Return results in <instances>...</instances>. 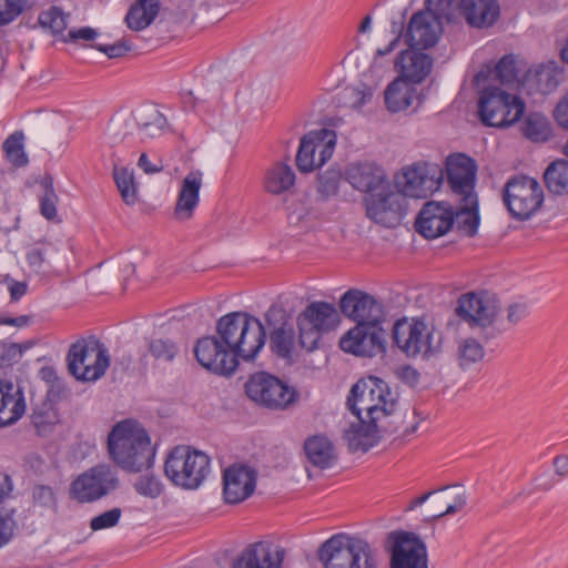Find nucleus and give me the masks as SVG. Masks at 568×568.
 <instances>
[{
	"instance_id": "obj_6",
	"label": "nucleus",
	"mask_w": 568,
	"mask_h": 568,
	"mask_svg": "<svg viewBox=\"0 0 568 568\" xmlns=\"http://www.w3.org/2000/svg\"><path fill=\"white\" fill-rule=\"evenodd\" d=\"M67 362L69 373L75 379L95 382L104 376L111 357L106 346L100 339L90 336L71 344Z\"/></svg>"
},
{
	"instance_id": "obj_1",
	"label": "nucleus",
	"mask_w": 568,
	"mask_h": 568,
	"mask_svg": "<svg viewBox=\"0 0 568 568\" xmlns=\"http://www.w3.org/2000/svg\"><path fill=\"white\" fill-rule=\"evenodd\" d=\"M265 325L246 312H232L216 322L215 334L200 338L194 346L197 362L220 375H231L240 359L253 361L265 345L266 329L270 347L281 358L291 359L296 348L295 332L287 312L272 305L264 313Z\"/></svg>"
},
{
	"instance_id": "obj_21",
	"label": "nucleus",
	"mask_w": 568,
	"mask_h": 568,
	"mask_svg": "<svg viewBox=\"0 0 568 568\" xmlns=\"http://www.w3.org/2000/svg\"><path fill=\"white\" fill-rule=\"evenodd\" d=\"M134 122L138 126L142 139H151L160 135L165 126L166 119L164 115L154 106H145L135 111L132 116L119 118L113 121L111 131L114 140L124 136L129 133L128 129L131 123Z\"/></svg>"
},
{
	"instance_id": "obj_4",
	"label": "nucleus",
	"mask_w": 568,
	"mask_h": 568,
	"mask_svg": "<svg viewBox=\"0 0 568 568\" xmlns=\"http://www.w3.org/2000/svg\"><path fill=\"white\" fill-rule=\"evenodd\" d=\"M347 406L356 417L365 412L372 423L390 422L389 417L395 410L396 400L384 381L371 376L353 385Z\"/></svg>"
},
{
	"instance_id": "obj_32",
	"label": "nucleus",
	"mask_w": 568,
	"mask_h": 568,
	"mask_svg": "<svg viewBox=\"0 0 568 568\" xmlns=\"http://www.w3.org/2000/svg\"><path fill=\"white\" fill-rule=\"evenodd\" d=\"M459 6L471 27H490L499 16L496 0H459Z\"/></svg>"
},
{
	"instance_id": "obj_11",
	"label": "nucleus",
	"mask_w": 568,
	"mask_h": 568,
	"mask_svg": "<svg viewBox=\"0 0 568 568\" xmlns=\"http://www.w3.org/2000/svg\"><path fill=\"white\" fill-rule=\"evenodd\" d=\"M444 180V171L437 163L419 161L405 166L395 176V187L404 199H425L437 191Z\"/></svg>"
},
{
	"instance_id": "obj_53",
	"label": "nucleus",
	"mask_w": 568,
	"mask_h": 568,
	"mask_svg": "<svg viewBox=\"0 0 568 568\" xmlns=\"http://www.w3.org/2000/svg\"><path fill=\"white\" fill-rule=\"evenodd\" d=\"M122 516V510L120 508H112L106 510L90 520V528L93 531H98L101 529H108L115 527L119 524V520Z\"/></svg>"
},
{
	"instance_id": "obj_20",
	"label": "nucleus",
	"mask_w": 568,
	"mask_h": 568,
	"mask_svg": "<svg viewBox=\"0 0 568 568\" xmlns=\"http://www.w3.org/2000/svg\"><path fill=\"white\" fill-rule=\"evenodd\" d=\"M443 33L442 22L430 10L414 13L408 22L405 41L409 48H433Z\"/></svg>"
},
{
	"instance_id": "obj_45",
	"label": "nucleus",
	"mask_w": 568,
	"mask_h": 568,
	"mask_svg": "<svg viewBox=\"0 0 568 568\" xmlns=\"http://www.w3.org/2000/svg\"><path fill=\"white\" fill-rule=\"evenodd\" d=\"M133 487L139 495L150 499L160 497L164 490V485L155 475L140 476Z\"/></svg>"
},
{
	"instance_id": "obj_42",
	"label": "nucleus",
	"mask_w": 568,
	"mask_h": 568,
	"mask_svg": "<svg viewBox=\"0 0 568 568\" xmlns=\"http://www.w3.org/2000/svg\"><path fill=\"white\" fill-rule=\"evenodd\" d=\"M148 352L156 362L171 363L179 355L180 347L169 337H154L148 342Z\"/></svg>"
},
{
	"instance_id": "obj_31",
	"label": "nucleus",
	"mask_w": 568,
	"mask_h": 568,
	"mask_svg": "<svg viewBox=\"0 0 568 568\" xmlns=\"http://www.w3.org/2000/svg\"><path fill=\"white\" fill-rule=\"evenodd\" d=\"M3 395L0 402V427L16 423L26 412L22 389L9 382L0 381Z\"/></svg>"
},
{
	"instance_id": "obj_58",
	"label": "nucleus",
	"mask_w": 568,
	"mask_h": 568,
	"mask_svg": "<svg viewBox=\"0 0 568 568\" xmlns=\"http://www.w3.org/2000/svg\"><path fill=\"white\" fill-rule=\"evenodd\" d=\"M32 423L37 428L44 427L47 425H52L57 420V416L54 412H52L51 407H45V410L34 409L32 413Z\"/></svg>"
},
{
	"instance_id": "obj_34",
	"label": "nucleus",
	"mask_w": 568,
	"mask_h": 568,
	"mask_svg": "<svg viewBox=\"0 0 568 568\" xmlns=\"http://www.w3.org/2000/svg\"><path fill=\"white\" fill-rule=\"evenodd\" d=\"M304 450L308 462L322 469L331 467L337 458L333 443L323 435L307 438Z\"/></svg>"
},
{
	"instance_id": "obj_51",
	"label": "nucleus",
	"mask_w": 568,
	"mask_h": 568,
	"mask_svg": "<svg viewBox=\"0 0 568 568\" xmlns=\"http://www.w3.org/2000/svg\"><path fill=\"white\" fill-rule=\"evenodd\" d=\"M28 0H0V26L13 21L22 13Z\"/></svg>"
},
{
	"instance_id": "obj_22",
	"label": "nucleus",
	"mask_w": 568,
	"mask_h": 568,
	"mask_svg": "<svg viewBox=\"0 0 568 568\" xmlns=\"http://www.w3.org/2000/svg\"><path fill=\"white\" fill-rule=\"evenodd\" d=\"M257 480L255 468L233 464L223 471V495L227 504H239L253 495Z\"/></svg>"
},
{
	"instance_id": "obj_62",
	"label": "nucleus",
	"mask_w": 568,
	"mask_h": 568,
	"mask_svg": "<svg viewBox=\"0 0 568 568\" xmlns=\"http://www.w3.org/2000/svg\"><path fill=\"white\" fill-rule=\"evenodd\" d=\"M47 248L43 245H34L27 253V261L31 267H40L45 261Z\"/></svg>"
},
{
	"instance_id": "obj_33",
	"label": "nucleus",
	"mask_w": 568,
	"mask_h": 568,
	"mask_svg": "<svg viewBox=\"0 0 568 568\" xmlns=\"http://www.w3.org/2000/svg\"><path fill=\"white\" fill-rule=\"evenodd\" d=\"M384 98L387 110L393 113L408 109L415 101L420 102L417 89L403 79L390 82L384 92Z\"/></svg>"
},
{
	"instance_id": "obj_12",
	"label": "nucleus",
	"mask_w": 568,
	"mask_h": 568,
	"mask_svg": "<svg viewBox=\"0 0 568 568\" xmlns=\"http://www.w3.org/2000/svg\"><path fill=\"white\" fill-rule=\"evenodd\" d=\"M499 308V300L495 294L469 292L458 298L455 312L470 328L479 329L486 338H490L495 334L488 331L494 326Z\"/></svg>"
},
{
	"instance_id": "obj_48",
	"label": "nucleus",
	"mask_w": 568,
	"mask_h": 568,
	"mask_svg": "<svg viewBox=\"0 0 568 568\" xmlns=\"http://www.w3.org/2000/svg\"><path fill=\"white\" fill-rule=\"evenodd\" d=\"M454 224L464 234L468 236L475 235L479 224L477 211L473 207L462 209L454 214Z\"/></svg>"
},
{
	"instance_id": "obj_30",
	"label": "nucleus",
	"mask_w": 568,
	"mask_h": 568,
	"mask_svg": "<svg viewBox=\"0 0 568 568\" xmlns=\"http://www.w3.org/2000/svg\"><path fill=\"white\" fill-rule=\"evenodd\" d=\"M433 493L430 504L426 509V516L429 519L454 515L463 510L467 504L466 491L458 485L447 486Z\"/></svg>"
},
{
	"instance_id": "obj_59",
	"label": "nucleus",
	"mask_w": 568,
	"mask_h": 568,
	"mask_svg": "<svg viewBox=\"0 0 568 568\" xmlns=\"http://www.w3.org/2000/svg\"><path fill=\"white\" fill-rule=\"evenodd\" d=\"M552 114L558 125L568 130V94L558 101Z\"/></svg>"
},
{
	"instance_id": "obj_27",
	"label": "nucleus",
	"mask_w": 568,
	"mask_h": 568,
	"mask_svg": "<svg viewBox=\"0 0 568 568\" xmlns=\"http://www.w3.org/2000/svg\"><path fill=\"white\" fill-rule=\"evenodd\" d=\"M394 68L398 73L396 79L410 84L420 83L433 69V58L419 49L409 48L398 54Z\"/></svg>"
},
{
	"instance_id": "obj_29",
	"label": "nucleus",
	"mask_w": 568,
	"mask_h": 568,
	"mask_svg": "<svg viewBox=\"0 0 568 568\" xmlns=\"http://www.w3.org/2000/svg\"><path fill=\"white\" fill-rule=\"evenodd\" d=\"M203 185V173L191 171L181 182L176 202L173 210V217L184 222L193 217L200 203V190Z\"/></svg>"
},
{
	"instance_id": "obj_55",
	"label": "nucleus",
	"mask_w": 568,
	"mask_h": 568,
	"mask_svg": "<svg viewBox=\"0 0 568 568\" xmlns=\"http://www.w3.org/2000/svg\"><path fill=\"white\" fill-rule=\"evenodd\" d=\"M98 32L91 27H83L80 29H71L63 36L61 40L63 42H78V41H92L97 38Z\"/></svg>"
},
{
	"instance_id": "obj_43",
	"label": "nucleus",
	"mask_w": 568,
	"mask_h": 568,
	"mask_svg": "<svg viewBox=\"0 0 568 568\" xmlns=\"http://www.w3.org/2000/svg\"><path fill=\"white\" fill-rule=\"evenodd\" d=\"M68 18L69 14L64 13L59 7L53 6L39 14L38 22L42 28L49 29L53 36H61L62 38L65 36Z\"/></svg>"
},
{
	"instance_id": "obj_17",
	"label": "nucleus",
	"mask_w": 568,
	"mask_h": 568,
	"mask_svg": "<svg viewBox=\"0 0 568 568\" xmlns=\"http://www.w3.org/2000/svg\"><path fill=\"white\" fill-rule=\"evenodd\" d=\"M381 323L356 325L341 338V348L347 353L366 357L385 353L386 332Z\"/></svg>"
},
{
	"instance_id": "obj_44",
	"label": "nucleus",
	"mask_w": 568,
	"mask_h": 568,
	"mask_svg": "<svg viewBox=\"0 0 568 568\" xmlns=\"http://www.w3.org/2000/svg\"><path fill=\"white\" fill-rule=\"evenodd\" d=\"M3 151L13 165L22 166L27 164L28 159L23 151V134L21 132H14L7 138L3 142Z\"/></svg>"
},
{
	"instance_id": "obj_9",
	"label": "nucleus",
	"mask_w": 568,
	"mask_h": 568,
	"mask_svg": "<svg viewBox=\"0 0 568 568\" xmlns=\"http://www.w3.org/2000/svg\"><path fill=\"white\" fill-rule=\"evenodd\" d=\"M525 112L524 101L497 87L481 90L478 114L488 126L504 128L516 123Z\"/></svg>"
},
{
	"instance_id": "obj_19",
	"label": "nucleus",
	"mask_w": 568,
	"mask_h": 568,
	"mask_svg": "<svg viewBox=\"0 0 568 568\" xmlns=\"http://www.w3.org/2000/svg\"><path fill=\"white\" fill-rule=\"evenodd\" d=\"M343 315L359 324L383 322L384 307L373 295L361 290H348L339 301Z\"/></svg>"
},
{
	"instance_id": "obj_52",
	"label": "nucleus",
	"mask_w": 568,
	"mask_h": 568,
	"mask_svg": "<svg viewBox=\"0 0 568 568\" xmlns=\"http://www.w3.org/2000/svg\"><path fill=\"white\" fill-rule=\"evenodd\" d=\"M373 97V90L366 84L344 90V99L353 109H359L367 103Z\"/></svg>"
},
{
	"instance_id": "obj_14",
	"label": "nucleus",
	"mask_w": 568,
	"mask_h": 568,
	"mask_svg": "<svg viewBox=\"0 0 568 568\" xmlns=\"http://www.w3.org/2000/svg\"><path fill=\"white\" fill-rule=\"evenodd\" d=\"M119 485L120 479L115 467L100 464L72 481L70 497L79 503H92L114 491Z\"/></svg>"
},
{
	"instance_id": "obj_61",
	"label": "nucleus",
	"mask_w": 568,
	"mask_h": 568,
	"mask_svg": "<svg viewBox=\"0 0 568 568\" xmlns=\"http://www.w3.org/2000/svg\"><path fill=\"white\" fill-rule=\"evenodd\" d=\"M40 376L52 389H57L59 392L64 389L63 382L58 376V373L53 367H42L40 369Z\"/></svg>"
},
{
	"instance_id": "obj_28",
	"label": "nucleus",
	"mask_w": 568,
	"mask_h": 568,
	"mask_svg": "<svg viewBox=\"0 0 568 568\" xmlns=\"http://www.w3.org/2000/svg\"><path fill=\"white\" fill-rule=\"evenodd\" d=\"M476 163L469 156L458 153L447 158L446 171L452 190L470 199L476 178Z\"/></svg>"
},
{
	"instance_id": "obj_37",
	"label": "nucleus",
	"mask_w": 568,
	"mask_h": 568,
	"mask_svg": "<svg viewBox=\"0 0 568 568\" xmlns=\"http://www.w3.org/2000/svg\"><path fill=\"white\" fill-rule=\"evenodd\" d=\"M159 0H136L130 8L125 22L131 30H143L153 22L159 13Z\"/></svg>"
},
{
	"instance_id": "obj_64",
	"label": "nucleus",
	"mask_w": 568,
	"mask_h": 568,
	"mask_svg": "<svg viewBox=\"0 0 568 568\" xmlns=\"http://www.w3.org/2000/svg\"><path fill=\"white\" fill-rule=\"evenodd\" d=\"M9 290L11 300L18 301L27 293L28 285L26 282L12 281V284L10 285Z\"/></svg>"
},
{
	"instance_id": "obj_35",
	"label": "nucleus",
	"mask_w": 568,
	"mask_h": 568,
	"mask_svg": "<svg viewBox=\"0 0 568 568\" xmlns=\"http://www.w3.org/2000/svg\"><path fill=\"white\" fill-rule=\"evenodd\" d=\"M454 359L462 371L471 369L485 357L484 345L475 337H460L455 342Z\"/></svg>"
},
{
	"instance_id": "obj_38",
	"label": "nucleus",
	"mask_w": 568,
	"mask_h": 568,
	"mask_svg": "<svg viewBox=\"0 0 568 568\" xmlns=\"http://www.w3.org/2000/svg\"><path fill=\"white\" fill-rule=\"evenodd\" d=\"M544 182L547 190L555 195L568 194V161L551 162L544 172Z\"/></svg>"
},
{
	"instance_id": "obj_5",
	"label": "nucleus",
	"mask_w": 568,
	"mask_h": 568,
	"mask_svg": "<svg viewBox=\"0 0 568 568\" xmlns=\"http://www.w3.org/2000/svg\"><path fill=\"white\" fill-rule=\"evenodd\" d=\"M211 471L210 458L203 452L189 446H175L166 456L164 475L183 489H196Z\"/></svg>"
},
{
	"instance_id": "obj_50",
	"label": "nucleus",
	"mask_w": 568,
	"mask_h": 568,
	"mask_svg": "<svg viewBox=\"0 0 568 568\" xmlns=\"http://www.w3.org/2000/svg\"><path fill=\"white\" fill-rule=\"evenodd\" d=\"M495 77L503 84H510L518 80L516 61L513 57H504L495 67Z\"/></svg>"
},
{
	"instance_id": "obj_18",
	"label": "nucleus",
	"mask_w": 568,
	"mask_h": 568,
	"mask_svg": "<svg viewBox=\"0 0 568 568\" xmlns=\"http://www.w3.org/2000/svg\"><path fill=\"white\" fill-rule=\"evenodd\" d=\"M366 211L367 216L376 223L386 227H395L405 215L406 200L389 185V189L371 196Z\"/></svg>"
},
{
	"instance_id": "obj_39",
	"label": "nucleus",
	"mask_w": 568,
	"mask_h": 568,
	"mask_svg": "<svg viewBox=\"0 0 568 568\" xmlns=\"http://www.w3.org/2000/svg\"><path fill=\"white\" fill-rule=\"evenodd\" d=\"M530 89H535L541 94L552 92L559 84L557 71L549 65H540L534 71H529L526 78Z\"/></svg>"
},
{
	"instance_id": "obj_10",
	"label": "nucleus",
	"mask_w": 568,
	"mask_h": 568,
	"mask_svg": "<svg viewBox=\"0 0 568 568\" xmlns=\"http://www.w3.org/2000/svg\"><path fill=\"white\" fill-rule=\"evenodd\" d=\"M339 315L336 307L327 302H312L297 316L298 345L307 352L318 347L323 333L336 327Z\"/></svg>"
},
{
	"instance_id": "obj_2",
	"label": "nucleus",
	"mask_w": 568,
	"mask_h": 568,
	"mask_svg": "<svg viewBox=\"0 0 568 568\" xmlns=\"http://www.w3.org/2000/svg\"><path fill=\"white\" fill-rule=\"evenodd\" d=\"M110 458L123 470L140 473L153 466L155 447L146 430L136 422L116 423L108 436Z\"/></svg>"
},
{
	"instance_id": "obj_60",
	"label": "nucleus",
	"mask_w": 568,
	"mask_h": 568,
	"mask_svg": "<svg viewBox=\"0 0 568 568\" xmlns=\"http://www.w3.org/2000/svg\"><path fill=\"white\" fill-rule=\"evenodd\" d=\"M527 316V305L525 303H513L507 308V321L511 325L520 323Z\"/></svg>"
},
{
	"instance_id": "obj_40",
	"label": "nucleus",
	"mask_w": 568,
	"mask_h": 568,
	"mask_svg": "<svg viewBox=\"0 0 568 568\" xmlns=\"http://www.w3.org/2000/svg\"><path fill=\"white\" fill-rule=\"evenodd\" d=\"M521 132L532 142H545L551 136L550 124L540 113H530L521 124Z\"/></svg>"
},
{
	"instance_id": "obj_23",
	"label": "nucleus",
	"mask_w": 568,
	"mask_h": 568,
	"mask_svg": "<svg viewBox=\"0 0 568 568\" xmlns=\"http://www.w3.org/2000/svg\"><path fill=\"white\" fill-rule=\"evenodd\" d=\"M396 428L392 422L372 423L367 417L359 415L356 423H352L344 432V438L352 452H367L375 446L385 433H393Z\"/></svg>"
},
{
	"instance_id": "obj_41",
	"label": "nucleus",
	"mask_w": 568,
	"mask_h": 568,
	"mask_svg": "<svg viewBox=\"0 0 568 568\" xmlns=\"http://www.w3.org/2000/svg\"><path fill=\"white\" fill-rule=\"evenodd\" d=\"M113 178L123 202L126 205H134L138 201V189L133 171L114 165Z\"/></svg>"
},
{
	"instance_id": "obj_56",
	"label": "nucleus",
	"mask_w": 568,
	"mask_h": 568,
	"mask_svg": "<svg viewBox=\"0 0 568 568\" xmlns=\"http://www.w3.org/2000/svg\"><path fill=\"white\" fill-rule=\"evenodd\" d=\"M94 48L111 59L123 57L131 50V45L125 40H119L113 44L95 45Z\"/></svg>"
},
{
	"instance_id": "obj_24",
	"label": "nucleus",
	"mask_w": 568,
	"mask_h": 568,
	"mask_svg": "<svg viewBox=\"0 0 568 568\" xmlns=\"http://www.w3.org/2000/svg\"><path fill=\"white\" fill-rule=\"evenodd\" d=\"M454 225V212L446 203L427 202L420 210L415 227L426 239H436Z\"/></svg>"
},
{
	"instance_id": "obj_25",
	"label": "nucleus",
	"mask_w": 568,
	"mask_h": 568,
	"mask_svg": "<svg viewBox=\"0 0 568 568\" xmlns=\"http://www.w3.org/2000/svg\"><path fill=\"white\" fill-rule=\"evenodd\" d=\"M285 551L267 541L247 545L234 559L232 568H281Z\"/></svg>"
},
{
	"instance_id": "obj_63",
	"label": "nucleus",
	"mask_w": 568,
	"mask_h": 568,
	"mask_svg": "<svg viewBox=\"0 0 568 568\" xmlns=\"http://www.w3.org/2000/svg\"><path fill=\"white\" fill-rule=\"evenodd\" d=\"M139 168H141L146 174L159 173L163 170V163L159 160L156 163H151L148 155L142 153L138 161Z\"/></svg>"
},
{
	"instance_id": "obj_16",
	"label": "nucleus",
	"mask_w": 568,
	"mask_h": 568,
	"mask_svg": "<svg viewBox=\"0 0 568 568\" xmlns=\"http://www.w3.org/2000/svg\"><path fill=\"white\" fill-rule=\"evenodd\" d=\"M336 145V133L321 129L304 135L296 154V165L302 172H312L325 164L333 155Z\"/></svg>"
},
{
	"instance_id": "obj_49",
	"label": "nucleus",
	"mask_w": 568,
	"mask_h": 568,
	"mask_svg": "<svg viewBox=\"0 0 568 568\" xmlns=\"http://www.w3.org/2000/svg\"><path fill=\"white\" fill-rule=\"evenodd\" d=\"M17 528L16 509L0 507V547L7 545Z\"/></svg>"
},
{
	"instance_id": "obj_15",
	"label": "nucleus",
	"mask_w": 568,
	"mask_h": 568,
	"mask_svg": "<svg viewBox=\"0 0 568 568\" xmlns=\"http://www.w3.org/2000/svg\"><path fill=\"white\" fill-rule=\"evenodd\" d=\"M390 568H429L425 542L415 532L394 530L386 537Z\"/></svg>"
},
{
	"instance_id": "obj_47",
	"label": "nucleus",
	"mask_w": 568,
	"mask_h": 568,
	"mask_svg": "<svg viewBox=\"0 0 568 568\" xmlns=\"http://www.w3.org/2000/svg\"><path fill=\"white\" fill-rule=\"evenodd\" d=\"M42 186L44 189V194L40 200V211L47 220H53L57 216L58 202V195L53 187V179L51 176L45 178L42 181Z\"/></svg>"
},
{
	"instance_id": "obj_54",
	"label": "nucleus",
	"mask_w": 568,
	"mask_h": 568,
	"mask_svg": "<svg viewBox=\"0 0 568 568\" xmlns=\"http://www.w3.org/2000/svg\"><path fill=\"white\" fill-rule=\"evenodd\" d=\"M33 501L36 505L53 509L57 506V498L51 487L44 485H38L32 491Z\"/></svg>"
},
{
	"instance_id": "obj_36",
	"label": "nucleus",
	"mask_w": 568,
	"mask_h": 568,
	"mask_svg": "<svg viewBox=\"0 0 568 568\" xmlns=\"http://www.w3.org/2000/svg\"><path fill=\"white\" fill-rule=\"evenodd\" d=\"M295 184V173L285 163H275L265 172L264 187L274 195L288 192Z\"/></svg>"
},
{
	"instance_id": "obj_57",
	"label": "nucleus",
	"mask_w": 568,
	"mask_h": 568,
	"mask_svg": "<svg viewBox=\"0 0 568 568\" xmlns=\"http://www.w3.org/2000/svg\"><path fill=\"white\" fill-rule=\"evenodd\" d=\"M396 376L403 383L410 387H415L419 383L420 374L419 372L410 365L399 366L396 372Z\"/></svg>"
},
{
	"instance_id": "obj_8",
	"label": "nucleus",
	"mask_w": 568,
	"mask_h": 568,
	"mask_svg": "<svg viewBox=\"0 0 568 568\" xmlns=\"http://www.w3.org/2000/svg\"><path fill=\"white\" fill-rule=\"evenodd\" d=\"M545 193L540 183L528 175L511 176L503 187V202L517 221H527L540 211Z\"/></svg>"
},
{
	"instance_id": "obj_46",
	"label": "nucleus",
	"mask_w": 568,
	"mask_h": 568,
	"mask_svg": "<svg viewBox=\"0 0 568 568\" xmlns=\"http://www.w3.org/2000/svg\"><path fill=\"white\" fill-rule=\"evenodd\" d=\"M342 174L338 170H326L318 174L317 178V192L323 199L334 196L338 192Z\"/></svg>"
},
{
	"instance_id": "obj_26",
	"label": "nucleus",
	"mask_w": 568,
	"mask_h": 568,
	"mask_svg": "<svg viewBox=\"0 0 568 568\" xmlns=\"http://www.w3.org/2000/svg\"><path fill=\"white\" fill-rule=\"evenodd\" d=\"M345 179L355 190L371 195L389 189L390 185L385 171L371 162L349 164L345 172Z\"/></svg>"
},
{
	"instance_id": "obj_3",
	"label": "nucleus",
	"mask_w": 568,
	"mask_h": 568,
	"mask_svg": "<svg viewBox=\"0 0 568 568\" xmlns=\"http://www.w3.org/2000/svg\"><path fill=\"white\" fill-rule=\"evenodd\" d=\"M324 568H376V550L365 539L336 534L317 550Z\"/></svg>"
},
{
	"instance_id": "obj_13",
	"label": "nucleus",
	"mask_w": 568,
	"mask_h": 568,
	"mask_svg": "<svg viewBox=\"0 0 568 568\" xmlns=\"http://www.w3.org/2000/svg\"><path fill=\"white\" fill-rule=\"evenodd\" d=\"M245 393L252 402L270 409H285L297 398L293 387L265 372L250 376Z\"/></svg>"
},
{
	"instance_id": "obj_7",
	"label": "nucleus",
	"mask_w": 568,
	"mask_h": 568,
	"mask_svg": "<svg viewBox=\"0 0 568 568\" xmlns=\"http://www.w3.org/2000/svg\"><path fill=\"white\" fill-rule=\"evenodd\" d=\"M393 339L407 356L429 358L442 349V335L433 324L422 318L398 320L393 326Z\"/></svg>"
}]
</instances>
